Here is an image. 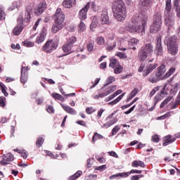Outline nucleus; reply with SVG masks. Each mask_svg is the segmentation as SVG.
Listing matches in <instances>:
<instances>
[{"label": "nucleus", "mask_w": 180, "mask_h": 180, "mask_svg": "<svg viewBox=\"0 0 180 180\" xmlns=\"http://www.w3.org/2000/svg\"><path fill=\"white\" fill-rule=\"evenodd\" d=\"M120 130V127L119 125H116L113 129L112 131V136H115V134H117V131Z\"/></svg>", "instance_id": "obj_45"}, {"label": "nucleus", "mask_w": 180, "mask_h": 180, "mask_svg": "<svg viewBox=\"0 0 180 180\" xmlns=\"http://www.w3.org/2000/svg\"><path fill=\"white\" fill-rule=\"evenodd\" d=\"M148 18L142 15H134L131 22L134 24H127L125 26V30L129 33H144Z\"/></svg>", "instance_id": "obj_1"}, {"label": "nucleus", "mask_w": 180, "mask_h": 180, "mask_svg": "<svg viewBox=\"0 0 180 180\" xmlns=\"http://www.w3.org/2000/svg\"><path fill=\"white\" fill-rule=\"evenodd\" d=\"M40 22H41V18H39V19L36 21L34 25L33 26L34 30H37V26H39Z\"/></svg>", "instance_id": "obj_58"}, {"label": "nucleus", "mask_w": 180, "mask_h": 180, "mask_svg": "<svg viewBox=\"0 0 180 180\" xmlns=\"http://www.w3.org/2000/svg\"><path fill=\"white\" fill-rule=\"evenodd\" d=\"M94 112H95V110H94V109L92 108V107H91V108H87L86 109V113H87V115H91V114L94 113Z\"/></svg>", "instance_id": "obj_56"}, {"label": "nucleus", "mask_w": 180, "mask_h": 180, "mask_svg": "<svg viewBox=\"0 0 180 180\" xmlns=\"http://www.w3.org/2000/svg\"><path fill=\"white\" fill-rule=\"evenodd\" d=\"M157 91H158V87H155L149 94L150 98H153V96L155 95Z\"/></svg>", "instance_id": "obj_51"}, {"label": "nucleus", "mask_w": 180, "mask_h": 180, "mask_svg": "<svg viewBox=\"0 0 180 180\" xmlns=\"http://www.w3.org/2000/svg\"><path fill=\"white\" fill-rule=\"evenodd\" d=\"M158 67V63H153V64H149L148 66H146L147 70L148 72H153L154 70H155Z\"/></svg>", "instance_id": "obj_34"}, {"label": "nucleus", "mask_w": 180, "mask_h": 180, "mask_svg": "<svg viewBox=\"0 0 180 180\" xmlns=\"http://www.w3.org/2000/svg\"><path fill=\"white\" fill-rule=\"evenodd\" d=\"M24 46L25 47H33V46H34V42H32V41H25L24 43Z\"/></svg>", "instance_id": "obj_52"}, {"label": "nucleus", "mask_w": 180, "mask_h": 180, "mask_svg": "<svg viewBox=\"0 0 180 180\" xmlns=\"http://www.w3.org/2000/svg\"><path fill=\"white\" fill-rule=\"evenodd\" d=\"M15 157L12 153H7L4 155H3L2 160L0 161L1 165H8V164H11L12 161H13Z\"/></svg>", "instance_id": "obj_10"}, {"label": "nucleus", "mask_w": 180, "mask_h": 180, "mask_svg": "<svg viewBox=\"0 0 180 180\" xmlns=\"http://www.w3.org/2000/svg\"><path fill=\"white\" fill-rule=\"evenodd\" d=\"M32 8L30 6L27 7L26 10H25V17L24 19V22H26V23H27L28 22H30V19H31V16L30 15H32Z\"/></svg>", "instance_id": "obj_16"}, {"label": "nucleus", "mask_w": 180, "mask_h": 180, "mask_svg": "<svg viewBox=\"0 0 180 180\" xmlns=\"http://www.w3.org/2000/svg\"><path fill=\"white\" fill-rule=\"evenodd\" d=\"M94 159H88L87 160V167L91 168L92 167V164H94V162L92 161Z\"/></svg>", "instance_id": "obj_63"}, {"label": "nucleus", "mask_w": 180, "mask_h": 180, "mask_svg": "<svg viewBox=\"0 0 180 180\" xmlns=\"http://www.w3.org/2000/svg\"><path fill=\"white\" fill-rule=\"evenodd\" d=\"M167 51L172 56L178 54V44H176V37H171L167 42Z\"/></svg>", "instance_id": "obj_5"}, {"label": "nucleus", "mask_w": 180, "mask_h": 180, "mask_svg": "<svg viewBox=\"0 0 180 180\" xmlns=\"http://www.w3.org/2000/svg\"><path fill=\"white\" fill-rule=\"evenodd\" d=\"M64 8H70L75 5V0H65L63 2Z\"/></svg>", "instance_id": "obj_22"}, {"label": "nucleus", "mask_w": 180, "mask_h": 180, "mask_svg": "<svg viewBox=\"0 0 180 180\" xmlns=\"http://www.w3.org/2000/svg\"><path fill=\"white\" fill-rule=\"evenodd\" d=\"M5 99H6V98L5 97H4V96H1L0 97V106L1 108H4V106L6 105L5 103Z\"/></svg>", "instance_id": "obj_48"}, {"label": "nucleus", "mask_w": 180, "mask_h": 180, "mask_svg": "<svg viewBox=\"0 0 180 180\" xmlns=\"http://www.w3.org/2000/svg\"><path fill=\"white\" fill-rule=\"evenodd\" d=\"M131 167H134V168H137L139 167V161L135 160L131 163Z\"/></svg>", "instance_id": "obj_62"}, {"label": "nucleus", "mask_w": 180, "mask_h": 180, "mask_svg": "<svg viewBox=\"0 0 180 180\" xmlns=\"http://www.w3.org/2000/svg\"><path fill=\"white\" fill-rule=\"evenodd\" d=\"M114 68V74H120L123 71V68L120 65V63Z\"/></svg>", "instance_id": "obj_39"}, {"label": "nucleus", "mask_w": 180, "mask_h": 180, "mask_svg": "<svg viewBox=\"0 0 180 180\" xmlns=\"http://www.w3.org/2000/svg\"><path fill=\"white\" fill-rule=\"evenodd\" d=\"M119 102H120V101L117 98L115 100H113L112 101L108 103V105H116V103H119Z\"/></svg>", "instance_id": "obj_60"}, {"label": "nucleus", "mask_w": 180, "mask_h": 180, "mask_svg": "<svg viewBox=\"0 0 180 180\" xmlns=\"http://www.w3.org/2000/svg\"><path fill=\"white\" fill-rule=\"evenodd\" d=\"M17 25L13 29V33L15 36H19L20 33H22V30H23V16L19 15L17 20Z\"/></svg>", "instance_id": "obj_6"}, {"label": "nucleus", "mask_w": 180, "mask_h": 180, "mask_svg": "<svg viewBox=\"0 0 180 180\" xmlns=\"http://www.w3.org/2000/svg\"><path fill=\"white\" fill-rule=\"evenodd\" d=\"M120 63L116 59H110L109 67L111 68H115L117 65H120Z\"/></svg>", "instance_id": "obj_35"}, {"label": "nucleus", "mask_w": 180, "mask_h": 180, "mask_svg": "<svg viewBox=\"0 0 180 180\" xmlns=\"http://www.w3.org/2000/svg\"><path fill=\"white\" fill-rule=\"evenodd\" d=\"M47 35V30L43 29L40 34L37 37L36 43L37 44H40V43H43L44 40H46V36Z\"/></svg>", "instance_id": "obj_13"}, {"label": "nucleus", "mask_w": 180, "mask_h": 180, "mask_svg": "<svg viewBox=\"0 0 180 180\" xmlns=\"http://www.w3.org/2000/svg\"><path fill=\"white\" fill-rule=\"evenodd\" d=\"M128 44L131 49L136 50V46L139 44V39L136 38H131L128 41Z\"/></svg>", "instance_id": "obj_17"}, {"label": "nucleus", "mask_w": 180, "mask_h": 180, "mask_svg": "<svg viewBox=\"0 0 180 180\" xmlns=\"http://www.w3.org/2000/svg\"><path fill=\"white\" fill-rule=\"evenodd\" d=\"M61 106L67 113H69V115H77V111H75L74 108L63 104H61Z\"/></svg>", "instance_id": "obj_20"}, {"label": "nucleus", "mask_w": 180, "mask_h": 180, "mask_svg": "<svg viewBox=\"0 0 180 180\" xmlns=\"http://www.w3.org/2000/svg\"><path fill=\"white\" fill-rule=\"evenodd\" d=\"M81 175H82V171H77L75 174L70 176L68 179V180H75L77 178H79V176H81Z\"/></svg>", "instance_id": "obj_30"}, {"label": "nucleus", "mask_w": 180, "mask_h": 180, "mask_svg": "<svg viewBox=\"0 0 180 180\" xmlns=\"http://www.w3.org/2000/svg\"><path fill=\"white\" fill-rule=\"evenodd\" d=\"M138 93H139V90L137 89H134L129 94L128 101L133 99V98H134V96H136V94Z\"/></svg>", "instance_id": "obj_41"}, {"label": "nucleus", "mask_w": 180, "mask_h": 180, "mask_svg": "<svg viewBox=\"0 0 180 180\" xmlns=\"http://www.w3.org/2000/svg\"><path fill=\"white\" fill-rule=\"evenodd\" d=\"M172 100V96H169L167 98H165L162 103L160 104V108H162L165 105H168V103L171 102Z\"/></svg>", "instance_id": "obj_40"}, {"label": "nucleus", "mask_w": 180, "mask_h": 180, "mask_svg": "<svg viewBox=\"0 0 180 180\" xmlns=\"http://www.w3.org/2000/svg\"><path fill=\"white\" fill-rule=\"evenodd\" d=\"M77 41V37H70L68 40V44L70 46H73L74 43Z\"/></svg>", "instance_id": "obj_43"}, {"label": "nucleus", "mask_w": 180, "mask_h": 180, "mask_svg": "<svg viewBox=\"0 0 180 180\" xmlns=\"http://www.w3.org/2000/svg\"><path fill=\"white\" fill-rule=\"evenodd\" d=\"M162 23V16L161 15V13L156 12L153 18V22L150 27V32L153 34L160 32Z\"/></svg>", "instance_id": "obj_4"}, {"label": "nucleus", "mask_w": 180, "mask_h": 180, "mask_svg": "<svg viewBox=\"0 0 180 180\" xmlns=\"http://www.w3.org/2000/svg\"><path fill=\"white\" fill-rule=\"evenodd\" d=\"M141 49L143 51H146L148 54H150V53H153V47L151 44H146L144 46L141 48Z\"/></svg>", "instance_id": "obj_27"}, {"label": "nucleus", "mask_w": 180, "mask_h": 180, "mask_svg": "<svg viewBox=\"0 0 180 180\" xmlns=\"http://www.w3.org/2000/svg\"><path fill=\"white\" fill-rule=\"evenodd\" d=\"M58 47L57 42L51 40L48 41L42 47V50L46 53H51L53 50H56Z\"/></svg>", "instance_id": "obj_7"}, {"label": "nucleus", "mask_w": 180, "mask_h": 180, "mask_svg": "<svg viewBox=\"0 0 180 180\" xmlns=\"http://www.w3.org/2000/svg\"><path fill=\"white\" fill-rule=\"evenodd\" d=\"M151 2H153V0H141V6L143 8H148L151 5Z\"/></svg>", "instance_id": "obj_32"}, {"label": "nucleus", "mask_w": 180, "mask_h": 180, "mask_svg": "<svg viewBox=\"0 0 180 180\" xmlns=\"http://www.w3.org/2000/svg\"><path fill=\"white\" fill-rule=\"evenodd\" d=\"M105 96H106V95L105 94V93H101L100 94H97L96 96H94L93 98L94 99H96V100H98L100 98H105Z\"/></svg>", "instance_id": "obj_50"}, {"label": "nucleus", "mask_w": 180, "mask_h": 180, "mask_svg": "<svg viewBox=\"0 0 180 180\" xmlns=\"http://www.w3.org/2000/svg\"><path fill=\"white\" fill-rule=\"evenodd\" d=\"M101 22L102 25H108L109 23V15L106 11H103L101 15Z\"/></svg>", "instance_id": "obj_14"}, {"label": "nucleus", "mask_w": 180, "mask_h": 180, "mask_svg": "<svg viewBox=\"0 0 180 180\" xmlns=\"http://www.w3.org/2000/svg\"><path fill=\"white\" fill-rule=\"evenodd\" d=\"M158 82V78L155 77V76L151 75L149 77V82H151L152 84H155Z\"/></svg>", "instance_id": "obj_44"}, {"label": "nucleus", "mask_w": 180, "mask_h": 180, "mask_svg": "<svg viewBox=\"0 0 180 180\" xmlns=\"http://www.w3.org/2000/svg\"><path fill=\"white\" fill-rule=\"evenodd\" d=\"M152 141H153V143H158V141H160V138L158 137V135H154L152 137Z\"/></svg>", "instance_id": "obj_59"}, {"label": "nucleus", "mask_w": 180, "mask_h": 180, "mask_svg": "<svg viewBox=\"0 0 180 180\" xmlns=\"http://www.w3.org/2000/svg\"><path fill=\"white\" fill-rule=\"evenodd\" d=\"M53 19L55 22L60 23L63 25L64 20H65V15L63 13L61 8H58L56 11V13L53 15Z\"/></svg>", "instance_id": "obj_8"}, {"label": "nucleus", "mask_w": 180, "mask_h": 180, "mask_svg": "<svg viewBox=\"0 0 180 180\" xmlns=\"http://www.w3.org/2000/svg\"><path fill=\"white\" fill-rule=\"evenodd\" d=\"M91 9H93V11H94L95 12H96V11L99 9V6H96V3H95V1L91 2Z\"/></svg>", "instance_id": "obj_49"}, {"label": "nucleus", "mask_w": 180, "mask_h": 180, "mask_svg": "<svg viewBox=\"0 0 180 180\" xmlns=\"http://www.w3.org/2000/svg\"><path fill=\"white\" fill-rule=\"evenodd\" d=\"M171 0H166L165 9V24L167 27H172L175 23V14L171 11Z\"/></svg>", "instance_id": "obj_3"}, {"label": "nucleus", "mask_w": 180, "mask_h": 180, "mask_svg": "<svg viewBox=\"0 0 180 180\" xmlns=\"http://www.w3.org/2000/svg\"><path fill=\"white\" fill-rule=\"evenodd\" d=\"M138 57L141 61H146V60H147V57H148V53L143 49H141V51L139 52Z\"/></svg>", "instance_id": "obj_18"}, {"label": "nucleus", "mask_w": 180, "mask_h": 180, "mask_svg": "<svg viewBox=\"0 0 180 180\" xmlns=\"http://www.w3.org/2000/svg\"><path fill=\"white\" fill-rule=\"evenodd\" d=\"M77 30L79 33H82V32H85L86 30V25L83 21H80L79 24L77 27Z\"/></svg>", "instance_id": "obj_29"}, {"label": "nucleus", "mask_w": 180, "mask_h": 180, "mask_svg": "<svg viewBox=\"0 0 180 180\" xmlns=\"http://www.w3.org/2000/svg\"><path fill=\"white\" fill-rule=\"evenodd\" d=\"M176 139L174 137L172 138V136L168 135L164 138L162 146H168V144H171L175 141Z\"/></svg>", "instance_id": "obj_15"}, {"label": "nucleus", "mask_w": 180, "mask_h": 180, "mask_svg": "<svg viewBox=\"0 0 180 180\" xmlns=\"http://www.w3.org/2000/svg\"><path fill=\"white\" fill-rule=\"evenodd\" d=\"M94 42H90L89 44H87V50L88 51H93L94 50Z\"/></svg>", "instance_id": "obj_54"}, {"label": "nucleus", "mask_w": 180, "mask_h": 180, "mask_svg": "<svg viewBox=\"0 0 180 180\" xmlns=\"http://www.w3.org/2000/svg\"><path fill=\"white\" fill-rule=\"evenodd\" d=\"M25 70H27V67H24L22 68L20 77V81L22 84H26V82H27V75L25 73L23 74V71H25Z\"/></svg>", "instance_id": "obj_24"}, {"label": "nucleus", "mask_w": 180, "mask_h": 180, "mask_svg": "<svg viewBox=\"0 0 180 180\" xmlns=\"http://www.w3.org/2000/svg\"><path fill=\"white\" fill-rule=\"evenodd\" d=\"M130 175L129 172H122V173H118L117 174H115L113 176H111L110 177V179H112V176H121V178H127Z\"/></svg>", "instance_id": "obj_33"}, {"label": "nucleus", "mask_w": 180, "mask_h": 180, "mask_svg": "<svg viewBox=\"0 0 180 180\" xmlns=\"http://www.w3.org/2000/svg\"><path fill=\"white\" fill-rule=\"evenodd\" d=\"M142 171L141 170H136V169H131L130 172H129V175L131 174H141Z\"/></svg>", "instance_id": "obj_64"}, {"label": "nucleus", "mask_w": 180, "mask_h": 180, "mask_svg": "<svg viewBox=\"0 0 180 180\" xmlns=\"http://www.w3.org/2000/svg\"><path fill=\"white\" fill-rule=\"evenodd\" d=\"M165 65H161L159 68H158V70L155 73L156 77H162L165 74Z\"/></svg>", "instance_id": "obj_21"}, {"label": "nucleus", "mask_w": 180, "mask_h": 180, "mask_svg": "<svg viewBox=\"0 0 180 180\" xmlns=\"http://www.w3.org/2000/svg\"><path fill=\"white\" fill-rule=\"evenodd\" d=\"M115 81H116V78H115V77L113 76H110L107 78L106 79V84H104V88L108 86V85H110V84H113V82H115Z\"/></svg>", "instance_id": "obj_31"}, {"label": "nucleus", "mask_w": 180, "mask_h": 180, "mask_svg": "<svg viewBox=\"0 0 180 180\" xmlns=\"http://www.w3.org/2000/svg\"><path fill=\"white\" fill-rule=\"evenodd\" d=\"M117 88V86L114 85V86H110L108 89H105L104 94H105V96H108V95H110L112 92H115Z\"/></svg>", "instance_id": "obj_28"}, {"label": "nucleus", "mask_w": 180, "mask_h": 180, "mask_svg": "<svg viewBox=\"0 0 180 180\" xmlns=\"http://www.w3.org/2000/svg\"><path fill=\"white\" fill-rule=\"evenodd\" d=\"M5 19V13L2 8H0V20H4Z\"/></svg>", "instance_id": "obj_55"}, {"label": "nucleus", "mask_w": 180, "mask_h": 180, "mask_svg": "<svg viewBox=\"0 0 180 180\" xmlns=\"http://www.w3.org/2000/svg\"><path fill=\"white\" fill-rule=\"evenodd\" d=\"M174 72H175V68H171L169 70L168 73H167V74L165 75V77H171V75H172V74H174Z\"/></svg>", "instance_id": "obj_47"}, {"label": "nucleus", "mask_w": 180, "mask_h": 180, "mask_svg": "<svg viewBox=\"0 0 180 180\" xmlns=\"http://www.w3.org/2000/svg\"><path fill=\"white\" fill-rule=\"evenodd\" d=\"M114 16L118 22H123L126 19V7L122 0H115L112 6Z\"/></svg>", "instance_id": "obj_2"}, {"label": "nucleus", "mask_w": 180, "mask_h": 180, "mask_svg": "<svg viewBox=\"0 0 180 180\" xmlns=\"http://www.w3.org/2000/svg\"><path fill=\"white\" fill-rule=\"evenodd\" d=\"M122 92H123L122 90H117L112 94L110 95L108 98H106L105 99V101L109 102V101H112V99H115V98H116V96H117V95H120V94H122Z\"/></svg>", "instance_id": "obj_23"}, {"label": "nucleus", "mask_w": 180, "mask_h": 180, "mask_svg": "<svg viewBox=\"0 0 180 180\" xmlns=\"http://www.w3.org/2000/svg\"><path fill=\"white\" fill-rule=\"evenodd\" d=\"M117 118H112L109 121H108L105 124H104L103 125V127H105V129H109L110 126H113V124H115V123H117Z\"/></svg>", "instance_id": "obj_25"}, {"label": "nucleus", "mask_w": 180, "mask_h": 180, "mask_svg": "<svg viewBox=\"0 0 180 180\" xmlns=\"http://www.w3.org/2000/svg\"><path fill=\"white\" fill-rule=\"evenodd\" d=\"M43 143H44V139L43 138H38L36 142V146L38 147V148H40L41 147Z\"/></svg>", "instance_id": "obj_42"}, {"label": "nucleus", "mask_w": 180, "mask_h": 180, "mask_svg": "<svg viewBox=\"0 0 180 180\" xmlns=\"http://www.w3.org/2000/svg\"><path fill=\"white\" fill-rule=\"evenodd\" d=\"M74 45H70V44H65L63 46V51L64 53H68V54H70V53L72 52V47Z\"/></svg>", "instance_id": "obj_26"}, {"label": "nucleus", "mask_w": 180, "mask_h": 180, "mask_svg": "<svg viewBox=\"0 0 180 180\" xmlns=\"http://www.w3.org/2000/svg\"><path fill=\"white\" fill-rule=\"evenodd\" d=\"M63 29V24H60L58 22H54L53 25L52 26L51 28V32L52 33H57L60 32Z\"/></svg>", "instance_id": "obj_19"}, {"label": "nucleus", "mask_w": 180, "mask_h": 180, "mask_svg": "<svg viewBox=\"0 0 180 180\" xmlns=\"http://www.w3.org/2000/svg\"><path fill=\"white\" fill-rule=\"evenodd\" d=\"M46 3L42 2L39 4L34 10V15H36V16H40V15L46 11Z\"/></svg>", "instance_id": "obj_12"}, {"label": "nucleus", "mask_w": 180, "mask_h": 180, "mask_svg": "<svg viewBox=\"0 0 180 180\" xmlns=\"http://www.w3.org/2000/svg\"><path fill=\"white\" fill-rule=\"evenodd\" d=\"M105 38L103 37H98L96 39V43L98 44V46H103L105 44Z\"/></svg>", "instance_id": "obj_36"}, {"label": "nucleus", "mask_w": 180, "mask_h": 180, "mask_svg": "<svg viewBox=\"0 0 180 180\" xmlns=\"http://www.w3.org/2000/svg\"><path fill=\"white\" fill-rule=\"evenodd\" d=\"M91 7V3H87L84 8H82L79 12V18L81 20H85L86 19V13L88 9Z\"/></svg>", "instance_id": "obj_11"}, {"label": "nucleus", "mask_w": 180, "mask_h": 180, "mask_svg": "<svg viewBox=\"0 0 180 180\" xmlns=\"http://www.w3.org/2000/svg\"><path fill=\"white\" fill-rule=\"evenodd\" d=\"M102 139H103V136L95 132L94 135L93 136V138H92V142L95 143V141H96V140H101Z\"/></svg>", "instance_id": "obj_38"}, {"label": "nucleus", "mask_w": 180, "mask_h": 180, "mask_svg": "<svg viewBox=\"0 0 180 180\" xmlns=\"http://www.w3.org/2000/svg\"><path fill=\"white\" fill-rule=\"evenodd\" d=\"M51 96L54 98V99H58V101H61L62 102H64V97H63V96H61L59 94L57 93H53L51 94Z\"/></svg>", "instance_id": "obj_37"}, {"label": "nucleus", "mask_w": 180, "mask_h": 180, "mask_svg": "<svg viewBox=\"0 0 180 180\" xmlns=\"http://www.w3.org/2000/svg\"><path fill=\"white\" fill-rule=\"evenodd\" d=\"M98 23L97 22L95 21H92L91 24L90 25V29L91 30H92V32H94V29H95V27H96V26H98Z\"/></svg>", "instance_id": "obj_53"}, {"label": "nucleus", "mask_w": 180, "mask_h": 180, "mask_svg": "<svg viewBox=\"0 0 180 180\" xmlns=\"http://www.w3.org/2000/svg\"><path fill=\"white\" fill-rule=\"evenodd\" d=\"M46 111L48 113H54V108L52 105H49L46 108Z\"/></svg>", "instance_id": "obj_57"}, {"label": "nucleus", "mask_w": 180, "mask_h": 180, "mask_svg": "<svg viewBox=\"0 0 180 180\" xmlns=\"http://www.w3.org/2000/svg\"><path fill=\"white\" fill-rule=\"evenodd\" d=\"M160 99L161 98H160V95L157 94L154 98V101H155L154 106H155V105H157V103L160 102Z\"/></svg>", "instance_id": "obj_61"}, {"label": "nucleus", "mask_w": 180, "mask_h": 180, "mask_svg": "<svg viewBox=\"0 0 180 180\" xmlns=\"http://www.w3.org/2000/svg\"><path fill=\"white\" fill-rule=\"evenodd\" d=\"M154 53L157 57H161L164 55V50L162 49L161 37H158L157 39V44Z\"/></svg>", "instance_id": "obj_9"}, {"label": "nucleus", "mask_w": 180, "mask_h": 180, "mask_svg": "<svg viewBox=\"0 0 180 180\" xmlns=\"http://www.w3.org/2000/svg\"><path fill=\"white\" fill-rule=\"evenodd\" d=\"M116 56L117 57H119L120 58H127V55H126L123 52H117L116 53Z\"/></svg>", "instance_id": "obj_46"}]
</instances>
